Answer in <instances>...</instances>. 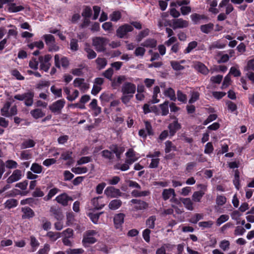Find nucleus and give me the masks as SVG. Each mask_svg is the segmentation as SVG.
<instances>
[{
    "mask_svg": "<svg viewBox=\"0 0 254 254\" xmlns=\"http://www.w3.org/2000/svg\"><path fill=\"white\" fill-rule=\"evenodd\" d=\"M125 151L124 147L117 144H112L109 147V150H104L101 152L102 156L108 159L110 162H113L115 159L114 154L118 160H120L121 155Z\"/></svg>",
    "mask_w": 254,
    "mask_h": 254,
    "instance_id": "1",
    "label": "nucleus"
},
{
    "mask_svg": "<svg viewBox=\"0 0 254 254\" xmlns=\"http://www.w3.org/2000/svg\"><path fill=\"white\" fill-rule=\"evenodd\" d=\"M108 41L106 38L96 37L92 39V44L98 52H102L106 50L105 47Z\"/></svg>",
    "mask_w": 254,
    "mask_h": 254,
    "instance_id": "2",
    "label": "nucleus"
},
{
    "mask_svg": "<svg viewBox=\"0 0 254 254\" xmlns=\"http://www.w3.org/2000/svg\"><path fill=\"white\" fill-rule=\"evenodd\" d=\"M34 95L33 92L29 91L22 94L15 95L14 98L19 101L24 100L26 106H31L33 104Z\"/></svg>",
    "mask_w": 254,
    "mask_h": 254,
    "instance_id": "3",
    "label": "nucleus"
},
{
    "mask_svg": "<svg viewBox=\"0 0 254 254\" xmlns=\"http://www.w3.org/2000/svg\"><path fill=\"white\" fill-rule=\"evenodd\" d=\"M97 232L93 230H90L86 231L84 234L82 243L85 246H88L89 244H93L97 242L96 239L94 236L96 235Z\"/></svg>",
    "mask_w": 254,
    "mask_h": 254,
    "instance_id": "4",
    "label": "nucleus"
},
{
    "mask_svg": "<svg viewBox=\"0 0 254 254\" xmlns=\"http://www.w3.org/2000/svg\"><path fill=\"white\" fill-rule=\"evenodd\" d=\"M65 102L64 99H60L49 106V110L54 114L59 115L64 106Z\"/></svg>",
    "mask_w": 254,
    "mask_h": 254,
    "instance_id": "5",
    "label": "nucleus"
},
{
    "mask_svg": "<svg viewBox=\"0 0 254 254\" xmlns=\"http://www.w3.org/2000/svg\"><path fill=\"white\" fill-rule=\"evenodd\" d=\"M52 58L50 55H46L44 57L40 56L39 61L40 64V69L47 72L51 66V64L49 63Z\"/></svg>",
    "mask_w": 254,
    "mask_h": 254,
    "instance_id": "6",
    "label": "nucleus"
},
{
    "mask_svg": "<svg viewBox=\"0 0 254 254\" xmlns=\"http://www.w3.org/2000/svg\"><path fill=\"white\" fill-rule=\"evenodd\" d=\"M133 30V28L131 25L125 24L118 28L116 35L120 38H123L128 32H131Z\"/></svg>",
    "mask_w": 254,
    "mask_h": 254,
    "instance_id": "7",
    "label": "nucleus"
},
{
    "mask_svg": "<svg viewBox=\"0 0 254 254\" xmlns=\"http://www.w3.org/2000/svg\"><path fill=\"white\" fill-rule=\"evenodd\" d=\"M121 90L123 94L133 96L136 91V86L132 83L126 82L123 85Z\"/></svg>",
    "mask_w": 254,
    "mask_h": 254,
    "instance_id": "8",
    "label": "nucleus"
},
{
    "mask_svg": "<svg viewBox=\"0 0 254 254\" xmlns=\"http://www.w3.org/2000/svg\"><path fill=\"white\" fill-rule=\"evenodd\" d=\"M130 202L134 205L133 208L136 211L145 210L149 207L148 203L141 199H132Z\"/></svg>",
    "mask_w": 254,
    "mask_h": 254,
    "instance_id": "9",
    "label": "nucleus"
},
{
    "mask_svg": "<svg viewBox=\"0 0 254 254\" xmlns=\"http://www.w3.org/2000/svg\"><path fill=\"white\" fill-rule=\"evenodd\" d=\"M104 193L110 197H117L122 195V193L119 189L114 187H108L104 191Z\"/></svg>",
    "mask_w": 254,
    "mask_h": 254,
    "instance_id": "10",
    "label": "nucleus"
},
{
    "mask_svg": "<svg viewBox=\"0 0 254 254\" xmlns=\"http://www.w3.org/2000/svg\"><path fill=\"white\" fill-rule=\"evenodd\" d=\"M55 200L60 204L64 206H66L68 204L69 201L73 200L71 197L68 196L66 193H63L57 196Z\"/></svg>",
    "mask_w": 254,
    "mask_h": 254,
    "instance_id": "11",
    "label": "nucleus"
},
{
    "mask_svg": "<svg viewBox=\"0 0 254 254\" xmlns=\"http://www.w3.org/2000/svg\"><path fill=\"white\" fill-rule=\"evenodd\" d=\"M189 22L182 18L176 19L173 20L172 27L174 29L187 27Z\"/></svg>",
    "mask_w": 254,
    "mask_h": 254,
    "instance_id": "12",
    "label": "nucleus"
},
{
    "mask_svg": "<svg viewBox=\"0 0 254 254\" xmlns=\"http://www.w3.org/2000/svg\"><path fill=\"white\" fill-rule=\"evenodd\" d=\"M22 176L21 171L20 170H14L12 175L6 180L7 184H11L19 180Z\"/></svg>",
    "mask_w": 254,
    "mask_h": 254,
    "instance_id": "13",
    "label": "nucleus"
},
{
    "mask_svg": "<svg viewBox=\"0 0 254 254\" xmlns=\"http://www.w3.org/2000/svg\"><path fill=\"white\" fill-rule=\"evenodd\" d=\"M181 128V125L178 123L177 119L172 123L169 125L168 128L169 129V132L171 136H173L177 130Z\"/></svg>",
    "mask_w": 254,
    "mask_h": 254,
    "instance_id": "14",
    "label": "nucleus"
},
{
    "mask_svg": "<svg viewBox=\"0 0 254 254\" xmlns=\"http://www.w3.org/2000/svg\"><path fill=\"white\" fill-rule=\"evenodd\" d=\"M21 211L23 213L22 216V219H29L35 215L33 210L29 207H22Z\"/></svg>",
    "mask_w": 254,
    "mask_h": 254,
    "instance_id": "15",
    "label": "nucleus"
},
{
    "mask_svg": "<svg viewBox=\"0 0 254 254\" xmlns=\"http://www.w3.org/2000/svg\"><path fill=\"white\" fill-rule=\"evenodd\" d=\"M194 68L199 72L203 74L206 75L208 73V69L203 64L199 62H197L195 64Z\"/></svg>",
    "mask_w": 254,
    "mask_h": 254,
    "instance_id": "16",
    "label": "nucleus"
},
{
    "mask_svg": "<svg viewBox=\"0 0 254 254\" xmlns=\"http://www.w3.org/2000/svg\"><path fill=\"white\" fill-rule=\"evenodd\" d=\"M125 215L119 213L116 215L114 218V224L116 228H119L124 223Z\"/></svg>",
    "mask_w": 254,
    "mask_h": 254,
    "instance_id": "17",
    "label": "nucleus"
},
{
    "mask_svg": "<svg viewBox=\"0 0 254 254\" xmlns=\"http://www.w3.org/2000/svg\"><path fill=\"white\" fill-rule=\"evenodd\" d=\"M50 212L52 213L55 218L59 220L63 218V215L60 209L56 206H52L51 207Z\"/></svg>",
    "mask_w": 254,
    "mask_h": 254,
    "instance_id": "18",
    "label": "nucleus"
},
{
    "mask_svg": "<svg viewBox=\"0 0 254 254\" xmlns=\"http://www.w3.org/2000/svg\"><path fill=\"white\" fill-rule=\"evenodd\" d=\"M163 93L166 97L169 98L172 101H175L177 99L175 92L174 90L171 87L165 89Z\"/></svg>",
    "mask_w": 254,
    "mask_h": 254,
    "instance_id": "19",
    "label": "nucleus"
},
{
    "mask_svg": "<svg viewBox=\"0 0 254 254\" xmlns=\"http://www.w3.org/2000/svg\"><path fill=\"white\" fill-rule=\"evenodd\" d=\"M31 115L35 119H38L45 116V114L41 109L36 108L30 111Z\"/></svg>",
    "mask_w": 254,
    "mask_h": 254,
    "instance_id": "20",
    "label": "nucleus"
},
{
    "mask_svg": "<svg viewBox=\"0 0 254 254\" xmlns=\"http://www.w3.org/2000/svg\"><path fill=\"white\" fill-rule=\"evenodd\" d=\"M176 196L175 190L173 189H164L162 192V197L164 200L168 199L171 195Z\"/></svg>",
    "mask_w": 254,
    "mask_h": 254,
    "instance_id": "21",
    "label": "nucleus"
},
{
    "mask_svg": "<svg viewBox=\"0 0 254 254\" xmlns=\"http://www.w3.org/2000/svg\"><path fill=\"white\" fill-rule=\"evenodd\" d=\"M157 41L154 39H147L141 45L146 48H153L156 46Z\"/></svg>",
    "mask_w": 254,
    "mask_h": 254,
    "instance_id": "22",
    "label": "nucleus"
},
{
    "mask_svg": "<svg viewBox=\"0 0 254 254\" xmlns=\"http://www.w3.org/2000/svg\"><path fill=\"white\" fill-rule=\"evenodd\" d=\"M126 79L125 76H119L117 79L114 78L112 80V85L114 88L120 86L123 81Z\"/></svg>",
    "mask_w": 254,
    "mask_h": 254,
    "instance_id": "23",
    "label": "nucleus"
},
{
    "mask_svg": "<svg viewBox=\"0 0 254 254\" xmlns=\"http://www.w3.org/2000/svg\"><path fill=\"white\" fill-rule=\"evenodd\" d=\"M95 62L97 65V68L99 70L104 68L107 64V61L105 58H98Z\"/></svg>",
    "mask_w": 254,
    "mask_h": 254,
    "instance_id": "24",
    "label": "nucleus"
},
{
    "mask_svg": "<svg viewBox=\"0 0 254 254\" xmlns=\"http://www.w3.org/2000/svg\"><path fill=\"white\" fill-rule=\"evenodd\" d=\"M122 204V202L120 199H114L112 200L109 204V207L112 210L118 209Z\"/></svg>",
    "mask_w": 254,
    "mask_h": 254,
    "instance_id": "25",
    "label": "nucleus"
},
{
    "mask_svg": "<svg viewBox=\"0 0 254 254\" xmlns=\"http://www.w3.org/2000/svg\"><path fill=\"white\" fill-rule=\"evenodd\" d=\"M181 200L187 209L189 210L193 209V203L190 198H183Z\"/></svg>",
    "mask_w": 254,
    "mask_h": 254,
    "instance_id": "26",
    "label": "nucleus"
},
{
    "mask_svg": "<svg viewBox=\"0 0 254 254\" xmlns=\"http://www.w3.org/2000/svg\"><path fill=\"white\" fill-rule=\"evenodd\" d=\"M35 142L32 139L25 140L21 144V149H26L27 148L33 147L35 146Z\"/></svg>",
    "mask_w": 254,
    "mask_h": 254,
    "instance_id": "27",
    "label": "nucleus"
},
{
    "mask_svg": "<svg viewBox=\"0 0 254 254\" xmlns=\"http://www.w3.org/2000/svg\"><path fill=\"white\" fill-rule=\"evenodd\" d=\"M102 197L99 196L97 197L93 198L91 200V202L93 205L94 208L96 209H100L104 206V204L101 203L99 202V199H101Z\"/></svg>",
    "mask_w": 254,
    "mask_h": 254,
    "instance_id": "28",
    "label": "nucleus"
},
{
    "mask_svg": "<svg viewBox=\"0 0 254 254\" xmlns=\"http://www.w3.org/2000/svg\"><path fill=\"white\" fill-rule=\"evenodd\" d=\"M214 25L213 23H209L207 24L202 25L200 26V30L204 33L208 34L213 29Z\"/></svg>",
    "mask_w": 254,
    "mask_h": 254,
    "instance_id": "29",
    "label": "nucleus"
},
{
    "mask_svg": "<svg viewBox=\"0 0 254 254\" xmlns=\"http://www.w3.org/2000/svg\"><path fill=\"white\" fill-rule=\"evenodd\" d=\"M160 92V87L156 86L153 89V94L152 96V103L153 104L157 103L159 102V99H157L158 94Z\"/></svg>",
    "mask_w": 254,
    "mask_h": 254,
    "instance_id": "30",
    "label": "nucleus"
},
{
    "mask_svg": "<svg viewBox=\"0 0 254 254\" xmlns=\"http://www.w3.org/2000/svg\"><path fill=\"white\" fill-rule=\"evenodd\" d=\"M168 104L169 101H166L159 105L162 116H166L169 113Z\"/></svg>",
    "mask_w": 254,
    "mask_h": 254,
    "instance_id": "31",
    "label": "nucleus"
},
{
    "mask_svg": "<svg viewBox=\"0 0 254 254\" xmlns=\"http://www.w3.org/2000/svg\"><path fill=\"white\" fill-rule=\"evenodd\" d=\"M30 170L34 173L40 174L42 172L43 167L38 163H33L31 166Z\"/></svg>",
    "mask_w": 254,
    "mask_h": 254,
    "instance_id": "32",
    "label": "nucleus"
},
{
    "mask_svg": "<svg viewBox=\"0 0 254 254\" xmlns=\"http://www.w3.org/2000/svg\"><path fill=\"white\" fill-rule=\"evenodd\" d=\"M177 147L174 145L173 143L168 140L165 142V151L166 153L170 152L171 151H176Z\"/></svg>",
    "mask_w": 254,
    "mask_h": 254,
    "instance_id": "33",
    "label": "nucleus"
},
{
    "mask_svg": "<svg viewBox=\"0 0 254 254\" xmlns=\"http://www.w3.org/2000/svg\"><path fill=\"white\" fill-rule=\"evenodd\" d=\"M131 194L132 196L137 197L147 196L150 194V192L148 190L139 191L136 190H133Z\"/></svg>",
    "mask_w": 254,
    "mask_h": 254,
    "instance_id": "34",
    "label": "nucleus"
},
{
    "mask_svg": "<svg viewBox=\"0 0 254 254\" xmlns=\"http://www.w3.org/2000/svg\"><path fill=\"white\" fill-rule=\"evenodd\" d=\"M43 38L47 46L51 45L53 43H56L54 36L51 34H45L43 36Z\"/></svg>",
    "mask_w": 254,
    "mask_h": 254,
    "instance_id": "35",
    "label": "nucleus"
},
{
    "mask_svg": "<svg viewBox=\"0 0 254 254\" xmlns=\"http://www.w3.org/2000/svg\"><path fill=\"white\" fill-rule=\"evenodd\" d=\"M49 239L53 241H56L61 237V233L59 232H53L52 231L48 232L46 235Z\"/></svg>",
    "mask_w": 254,
    "mask_h": 254,
    "instance_id": "36",
    "label": "nucleus"
},
{
    "mask_svg": "<svg viewBox=\"0 0 254 254\" xmlns=\"http://www.w3.org/2000/svg\"><path fill=\"white\" fill-rule=\"evenodd\" d=\"M24 9V7L22 5L16 6L15 3H11L8 8L9 11L12 12H17L21 11Z\"/></svg>",
    "mask_w": 254,
    "mask_h": 254,
    "instance_id": "37",
    "label": "nucleus"
},
{
    "mask_svg": "<svg viewBox=\"0 0 254 254\" xmlns=\"http://www.w3.org/2000/svg\"><path fill=\"white\" fill-rule=\"evenodd\" d=\"M59 190L57 188H53L50 190L47 195L44 197V199L46 201L50 200L53 196L56 195L59 191Z\"/></svg>",
    "mask_w": 254,
    "mask_h": 254,
    "instance_id": "38",
    "label": "nucleus"
},
{
    "mask_svg": "<svg viewBox=\"0 0 254 254\" xmlns=\"http://www.w3.org/2000/svg\"><path fill=\"white\" fill-rule=\"evenodd\" d=\"M92 14V10L89 6H85L83 10L81 15L84 17L89 18Z\"/></svg>",
    "mask_w": 254,
    "mask_h": 254,
    "instance_id": "39",
    "label": "nucleus"
},
{
    "mask_svg": "<svg viewBox=\"0 0 254 254\" xmlns=\"http://www.w3.org/2000/svg\"><path fill=\"white\" fill-rule=\"evenodd\" d=\"M204 194V192L202 191H195L192 196V200L195 202H199Z\"/></svg>",
    "mask_w": 254,
    "mask_h": 254,
    "instance_id": "40",
    "label": "nucleus"
},
{
    "mask_svg": "<svg viewBox=\"0 0 254 254\" xmlns=\"http://www.w3.org/2000/svg\"><path fill=\"white\" fill-rule=\"evenodd\" d=\"M10 107V103L9 102H6L3 107L1 109V115L3 116L9 117L8 110Z\"/></svg>",
    "mask_w": 254,
    "mask_h": 254,
    "instance_id": "41",
    "label": "nucleus"
},
{
    "mask_svg": "<svg viewBox=\"0 0 254 254\" xmlns=\"http://www.w3.org/2000/svg\"><path fill=\"white\" fill-rule=\"evenodd\" d=\"M84 50L87 53V57L88 59H93L96 58V53L90 47H86Z\"/></svg>",
    "mask_w": 254,
    "mask_h": 254,
    "instance_id": "42",
    "label": "nucleus"
},
{
    "mask_svg": "<svg viewBox=\"0 0 254 254\" xmlns=\"http://www.w3.org/2000/svg\"><path fill=\"white\" fill-rule=\"evenodd\" d=\"M4 204L5 207L10 209L17 206V201L15 199H10L7 200Z\"/></svg>",
    "mask_w": 254,
    "mask_h": 254,
    "instance_id": "43",
    "label": "nucleus"
},
{
    "mask_svg": "<svg viewBox=\"0 0 254 254\" xmlns=\"http://www.w3.org/2000/svg\"><path fill=\"white\" fill-rule=\"evenodd\" d=\"M156 217L155 216L149 217L146 221V225L150 229H153L155 227V221Z\"/></svg>",
    "mask_w": 254,
    "mask_h": 254,
    "instance_id": "44",
    "label": "nucleus"
},
{
    "mask_svg": "<svg viewBox=\"0 0 254 254\" xmlns=\"http://www.w3.org/2000/svg\"><path fill=\"white\" fill-rule=\"evenodd\" d=\"M197 46V42L196 41H192L190 42L187 48L185 50L184 53L185 54H188L190 53L193 49L196 48Z\"/></svg>",
    "mask_w": 254,
    "mask_h": 254,
    "instance_id": "45",
    "label": "nucleus"
},
{
    "mask_svg": "<svg viewBox=\"0 0 254 254\" xmlns=\"http://www.w3.org/2000/svg\"><path fill=\"white\" fill-rule=\"evenodd\" d=\"M149 33V30L148 29H145L142 31H141L137 35L136 37V40L138 42H140L141 41V40L148 35Z\"/></svg>",
    "mask_w": 254,
    "mask_h": 254,
    "instance_id": "46",
    "label": "nucleus"
},
{
    "mask_svg": "<svg viewBox=\"0 0 254 254\" xmlns=\"http://www.w3.org/2000/svg\"><path fill=\"white\" fill-rule=\"evenodd\" d=\"M71 171L72 172H73L75 174H83V173H86L88 171V169L85 167H78L72 168L71 169Z\"/></svg>",
    "mask_w": 254,
    "mask_h": 254,
    "instance_id": "47",
    "label": "nucleus"
},
{
    "mask_svg": "<svg viewBox=\"0 0 254 254\" xmlns=\"http://www.w3.org/2000/svg\"><path fill=\"white\" fill-rule=\"evenodd\" d=\"M225 47V45L223 44L220 43L219 42L216 41L214 43H213L212 44H211L209 47L208 49L209 50H212L214 49H222L224 48Z\"/></svg>",
    "mask_w": 254,
    "mask_h": 254,
    "instance_id": "48",
    "label": "nucleus"
},
{
    "mask_svg": "<svg viewBox=\"0 0 254 254\" xmlns=\"http://www.w3.org/2000/svg\"><path fill=\"white\" fill-rule=\"evenodd\" d=\"M74 221V215L73 212H70L66 213V225L69 226Z\"/></svg>",
    "mask_w": 254,
    "mask_h": 254,
    "instance_id": "49",
    "label": "nucleus"
},
{
    "mask_svg": "<svg viewBox=\"0 0 254 254\" xmlns=\"http://www.w3.org/2000/svg\"><path fill=\"white\" fill-rule=\"evenodd\" d=\"M229 219V216L226 214L221 215L216 220V224L220 226L222 223L227 221Z\"/></svg>",
    "mask_w": 254,
    "mask_h": 254,
    "instance_id": "50",
    "label": "nucleus"
},
{
    "mask_svg": "<svg viewBox=\"0 0 254 254\" xmlns=\"http://www.w3.org/2000/svg\"><path fill=\"white\" fill-rule=\"evenodd\" d=\"M177 98L178 100L183 103H186L187 98L186 95L184 94L181 90L177 91Z\"/></svg>",
    "mask_w": 254,
    "mask_h": 254,
    "instance_id": "51",
    "label": "nucleus"
},
{
    "mask_svg": "<svg viewBox=\"0 0 254 254\" xmlns=\"http://www.w3.org/2000/svg\"><path fill=\"white\" fill-rule=\"evenodd\" d=\"M203 215L199 213L195 214L190 219V222L191 223L196 224L199 220L202 219Z\"/></svg>",
    "mask_w": 254,
    "mask_h": 254,
    "instance_id": "52",
    "label": "nucleus"
},
{
    "mask_svg": "<svg viewBox=\"0 0 254 254\" xmlns=\"http://www.w3.org/2000/svg\"><path fill=\"white\" fill-rule=\"evenodd\" d=\"M171 65L172 68L176 70H181L184 69V67L176 61H172L171 62Z\"/></svg>",
    "mask_w": 254,
    "mask_h": 254,
    "instance_id": "53",
    "label": "nucleus"
},
{
    "mask_svg": "<svg viewBox=\"0 0 254 254\" xmlns=\"http://www.w3.org/2000/svg\"><path fill=\"white\" fill-rule=\"evenodd\" d=\"M78 45L77 43V40L75 39H72L70 42V49L73 51H76L78 50Z\"/></svg>",
    "mask_w": 254,
    "mask_h": 254,
    "instance_id": "54",
    "label": "nucleus"
},
{
    "mask_svg": "<svg viewBox=\"0 0 254 254\" xmlns=\"http://www.w3.org/2000/svg\"><path fill=\"white\" fill-rule=\"evenodd\" d=\"M121 17V12L119 11H114L110 15L111 20L113 21H117Z\"/></svg>",
    "mask_w": 254,
    "mask_h": 254,
    "instance_id": "55",
    "label": "nucleus"
},
{
    "mask_svg": "<svg viewBox=\"0 0 254 254\" xmlns=\"http://www.w3.org/2000/svg\"><path fill=\"white\" fill-rule=\"evenodd\" d=\"M191 20L194 23L196 24L201 19L204 18V16L203 15H199L197 13H194L190 16Z\"/></svg>",
    "mask_w": 254,
    "mask_h": 254,
    "instance_id": "56",
    "label": "nucleus"
},
{
    "mask_svg": "<svg viewBox=\"0 0 254 254\" xmlns=\"http://www.w3.org/2000/svg\"><path fill=\"white\" fill-rule=\"evenodd\" d=\"M51 92L57 97H61L62 96V89H56V87L53 85L51 87Z\"/></svg>",
    "mask_w": 254,
    "mask_h": 254,
    "instance_id": "57",
    "label": "nucleus"
},
{
    "mask_svg": "<svg viewBox=\"0 0 254 254\" xmlns=\"http://www.w3.org/2000/svg\"><path fill=\"white\" fill-rule=\"evenodd\" d=\"M145 124V128L147 130L148 135H151L153 134V131L151 124L147 121L144 122Z\"/></svg>",
    "mask_w": 254,
    "mask_h": 254,
    "instance_id": "58",
    "label": "nucleus"
},
{
    "mask_svg": "<svg viewBox=\"0 0 254 254\" xmlns=\"http://www.w3.org/2000/svg\"><path fill=\"white\" fill-rule=\"evenodd\" d=\"M103 213V212H100V213H95V214L90 213L89 214V216L90 217V218L91 219L92 221L94 223L96 224V223H97V222L98 221L100 215L101 214H102Z\"/></svg>",
    "mask_w": 254,
    "mask_h": 254,
    "instance_id": "59",
    "label": "nucleus"
},
{
    "mask_svg": "<svg viewBox=\"0 0 254 254\" xmlns=\"http://www.w3.org/2000/svg\"><path fill=\"white\" fill-rule=\"evenodd\" d=\"M226 202V198L223 195H218L216 197V202L218 205H223Z\"/></svg>",
    "mask_w": 254,
    "mask_h": 254,
    "instance_id": "60",
    "label": "nucleus"
},
{
    "mask_svg": "<svg viewBox=\"0 0 254 254\" xmlns=\"http://www.w3.org/2000/svg\"><path fill=\"white\" fill-rule=\"evenodd\" d=\"M114 73V70L112 68H109L106 70L103 73V75L107 79L112 80V77Z\"/></svg>",
    "mask_w": 254,
    "mask_h": 254,
    "instance_id": "61",
    "label": "nucleus"
},
{
    "mask_svg": "<svg viewBox=\"0 0 254 254\" xmlns=\"http://www.w3.org/2000/svg\"><path fill=\"white\" fill-rule=\"evenodd\" d=\"M145 49L143 47H139L135 50L134 54L137 57H143L145 54Z\"/></svg>",
    "mask_w": 254,
    "mask_h": 254,
    "instance_id": "62",
    "label": "nucleus"
},
{
    "mask_svg": "<svg viewBox=\"0 0 254 254\" xmlns=\"http://www.w3.org/2000/svg\"><path fill=\"white\" fill-rule=\"evenodd\" d=\"M39 62L36 60V58H32V60L30 61L29 65L30 68L33 69H37L38 67Z\"/></svg>",
    "mask_w": 254,
    "mask_h": 254,
    "instance_id": "63",
    "label": "nucleus"
},
{
    "mask_svg": "<svg viewBox=\"0 0 254 254\" xmlns=\"http://www.w3.org/2000/svg\"><path fill=\"white\" fill-rule=\"evenodd\" d=\"M245 70L246 71L250 70L254 71V59H252L248 62L247 65L245 67Z\"/></svg>",
    "mask_w": 254,
    "mask_h": 254,
    "instance_id": "64",
    "label": "nucleus"
}]
</instances>
